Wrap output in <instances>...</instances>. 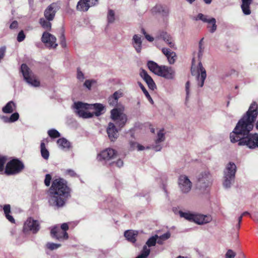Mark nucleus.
<instances>
[{
	"label": "nucleus",
	"mask_w": 258,
	"mask_h": 258,
	"mask_svg": "<svg viewBox=\"0 0 258 258\" xmlns=\"http://www.w3.org/2000/svg\"><path fill=\"white\" fill-rule=\"evenodd\" d=\"M142 43L141 36L135 34L133 38V45L138 53H140L142 50Z\"/></svg>",
	"instance_id": "26"
},
{
	"label": "nucleus",
	"mask_w": 258,
	"mask_h": 258,
	"mask_svg": "<svg viewBox=\"0 0 258 258\" xmlns=\"http://www.w3.org/2000/svg\"><path fill=\"white\" fill-rule=\"evenodd\" d=\"M95 110L94 113H91L86 111L85 110L89 108L90 104L84 103L82 102H77L74 103V108L76 109V113L83 118H89L92 117L94 114L99 116L102 114V111L104 110V106L100 103H96L92 105Z\"/></svg>",
	"instance_id": "4"
},
{
	"label": "nucleus",
	"mask_w": 258,
	"mask_h": 258,
	"mask_svg": "<svg viewBox=\"0 0 258 258\" xmlns=\"http://www.w3.org/2000/svg\"><path fill=\"white\" fill-rule=\"evenodd\" d=\"M110 116L112 120L119 127H123L127 121V116L120 108H115L110 111Z\"/></svg>",
	"instance_id": "9"
},
{
	"label": "nucleus",
	"mask_w": 258,
	"mask_h": 258,
	"mask_svg": "<svg viewBox=\"0 0 258 258\" xmlns=\"http://www.w3.org/2000/svg\"><path fill=\"white\" fill-rule=\"evenodd\" d=\"M138 84H139V85L140 86L141 89L143 91V93H144V94L146 96V97L148 99H150V100H151L153 101V100H152V99L150 94H149L148 92L147 91L146 89L145 88V87L143 86V85L141 82H139Z\"/></svg>",
	"instance_id": "45"
},
{
	"label": "nucleus",
	"mask_w": 258,
	"mask_h": 258,
	"mask_svg": "<svg viewBox=\"0 0 258 258\" xmlns=\"http://www.w3.org/2000/svg\"><path fill=\"white\" fill-rule=\"evenodd\" d=\"M51 178H51V176L50 174H47L45 175V178L44 179V183L46 186H49L50 185Z\"/></svg>",
	"instance_id": "47"
},
{
	"label": "nucleus",
	"mask_w": 258,
	"mask_h": 258,
	"mask_svg": "<svg viewBox=\"0 0 258 258\" xmlns=\"http://www.w3.org/2000/svg\"><path fill=\"white\" fill-rule=\"evenodd\" d=\"M88 0H80L77 5V10L80 11L86 12L90 7Z\"/></svg>",
	"instance_id": "30"
},
{
	"label": "nucleus",
	"mask_w": 258,
	"mask_h": 258,
	"mask_svg": "<svg viewBox=\"0 0 258 258\" xmlns=\"http://www.w3.org/2000/svg\"><path fill=\"white\" fill-rule=\"evenodd\" d=\"M159 37L163 39L165 42L171 48H173L174 43L171 36L166 32H162L160 34Z\"/></svg>",
	"instance_id": "27"
},
{
	"label": "nucleus",
	"mask_w": 258,
	"mask_h": 258,
	"mask_svg": "<svg viewBox=\"0 0 258 258\" xmlns=\"http://www.w3.org/2000/svg\"><path fill=\"white\" fill-rule=\"evenodd\" d=\"M50 21H48L47 19L44 18H41L39 22L41 26L47 30H50L51 28V23L50 22Z\"/></svg>",
	"instance_id": "34"
},
{
	"label": "nucleus",
	"mask_w": 258,
	"mask_h": 258,
	"mask_svg": "<svg viewBox=\"0 0 258 258\" xmlns=\"http://www.w3.org/2000/svg\"><path fill=\"white\" fill-rule=\"evenodd\" d=\"M25 168L23 162L18 158H14L6 163L4 173L8 175H15L22 172Z\"/></svg>",
	"instance_id": "6"
},
{
	"label": "nucleus",
	"mask_w": 258,
	"mask_h": 258,
	"mask_svg": "<svg viewBox=\"0 0 258 258\" xmlns=\"http://www.w3.org/2000/svg\"><path fill=\"white\" fill-rule=\"evenodd\" d=\"M56 40L55 37L47 32H44L41 37L42 42L49 47L56 48L57 46Z\"/></svg>",
	"instance_id": "16"
},
{
	"label": "nucleus",
	"mask_w": 258,
	"mask_h": 258,
	"mask_svg": "<svg viewBox=\"0 0 258 258\" xmlns=\"http://www.w3.org/2000/svg\"><path fill=\"white\" fill-rule=\"evenodd\" d=\"M170 236V234L169 232H167L166 233H164V234L162 235L161 238L163 239H168Z\"/></svg>",
	"instance_id": "59"
},
{
	"label": "nucleus",
	"mask_w": 258,
	"mask_h": 258,
	"mask_svg": "<svg viewBox=\"0 0 258 258\" xmlns=\"http://www.w3.org/2000/svg\"><path fill=\"white\" fill-rule=\"evenodd\" d=\"M18 25V22L16 21H13L10 25V28L11 29H15L17 28Z\"/></svg>",
	"instance_id": "58"
},
{
	"label": "nucleus",
	"mask_w": 258,
	"mask_h": 258,
	"mask_svg": "<svg viewBox=\"0 0 258 258\" xmlns=\"http://www.w3.org/2000/svg\"><path fill=\"white\" fill-rule=\"evenodd\" d=\"M138 234L137 231L133 230H128L124 232V236L126 239L130 242L135 243L137 240L136 237Z\"/></svg>",
	"instance_id": "24"
},
{
	"label": "nucleus",
	"mask_w": 258,
	"mask_h": 258,
	"mask_svg": "<svg viewBox=\"0 0 258 258\" xmlns=\"http://www.w3.org/2000/svg\"><path fill=\"white\" fill-rule=\"evenodd\" d=\"M114 163L115 164L116 166L118 167H121L123 165V162L121 159L117 160V161Z\"/></svg>",
	"instance_id": "57"
},
{
	"label": "nucleus",
	"mask_w": 258,
	"mask_h": 258,
	"mask_svg": "<svg viewBox=\"0 0 258 258\" xmlns=\"http://www.w3.org/2000/svg\"><path fill=\"white\" fill-rule=\"evenodd\" d=\"M238 146H246L250 149L258 147V134H251L249 136L242 139L240 142L238 143Z\"/></svg>",
	"instance_id": "12"
},
{
	"label": "nucleus",
	"mask_w": 258,
	"mask_h": 258,
	"mask_svg": "<svg viewBox=\"0 0 258 258\" xmlns=\"http://www.w3.org/2000/svg\"><path fill=\"white\" fill-rule=\"evenodd\" d=\"M115 20V13L113 10H109L107 14V21L108 23H112Z\"/></svg>",
	"instance_id": "40"
},
{
	"label": "nucleus",
	"mask_w": 258,
	"mask_h": 258,
	"mask_svg": "<svg viewBox=\"0 0 258 258\" xmlns=\"http://www.w3.org/2000/svg\"><path fill=\"white\" fill-rule=\"evenodd\" d=\"M163 130H160L157 135V139L156 140V143L158 144L163 142L165 139L164 134L163 133Z\"/></svg>",
	"instance_id": "44"
},
{
	"label": "nucleus",
	"mask_w": 258,
	"mask_h": 258,
	"mask_svg": "<svg viewBox=\"0 0 258 258\" xmlns=\"http://www.w3.org/2000/svg\"><path fill=\"white\" fill-rule=\"evenodd\" d=\"M77 78L79 80H83L84 79V74L82 72V71H81L79 68H78L77 69Z\"/></svg>",
	"instance_id": "51"
},
{
	"label": "nucleus",
	"mask_w": 258,
	"mask_h": 258,
	"mask_svg": "<svg viewBox=\"0 0 258 258\" xmlns=\"http://www.w3.org/2000/svg\"><path fill=\"white\" fill-rule=\"evenodd\" d=\"M116 155L115 150L111 148H107L98 154L97 158L99 161H106L113 159Z\"/></svg>",
	"instance_id": "15"
},
{
	"label": "nucleus",
	"mask_w": 258,
	"mask_h": 258,
	"mask_svg": "<svg viewBox=\"0 0 258 258\" xmlns=\"http://www.w3.org/2000/svg\"><path fill=\"white\" fill-rule=\"evenodd\" d=\"M235 255V252L231 249H229L225 254V258H234Z\"/></svg>",
	"instance_id": "48"
},
{
	"label": "nucleus",
	"mask_w": 258,
	"mask_h": 258,
	"mask_svg": "<svg viewBox=\"0 0 258 258\" xmlns=\"http://www.w3.org/2000/svg\"><path fill=\"white\" fill-rule=\"evenodd\" d=\"M40 228V224L38 221L34 220L31 217H29L27 219L24 224L23 231L24 233L31 231L33 234H35L38 232Z\"/></svg>",
	"instance_id": "13"
},
{
	"label": "nucleus",
	"mask_w": 258,
	"mask_h": 258,
	"mask_svg": "<svg viewBox=\"0 0 258 258\" xmlns=\"http://www.w3.org/2000/svg\"><path fill=\"white\" fill-rule=\"evenodd\" d=\"M21 72L27 83L34 87L40 86V82L36 79V76L32 74V71L25 63H23L21 67Z\"/></svg>",
	"instance_id": "10"
},
{
	"label": "nucleus",
	"mask_w": 258,
	"mask_h": 258,
	"mask_svg": "<svg viewBox=\"0 0 258 258\" xmlns=\"http://www.w3.org/2000/svg\"><path fill=\"white\" fill-rule=\"evenodd\" d=\"M19 113L17 112H15L13 113L9 118L3 116V118L4 119L5 122H13L17 121L19 119Z\"/></svg>",
	"instance_id": "37"
},
{
	"label": "nucleus",
	"mask_w": 258,
	"mask_h": 258,
	"mask_svg": "<svg viewBox=\"0 0 258 258\" xmlns=\"http://www.w3.org/2000/svg\"><path fill=\"white\" fill-rule=\"evenodd\" d=\"M56 11L57 4L54 3L51 4L44 11V15L45 19L48 21H52Z\"/></svg>",
	"instance_id": "17"
},
{
	"label": "nucleus",
	"mask_w": 258,
	"mask_h": 258,
	"mask_svg": "<svg viewBox=\"0 0 258 258\" xmlns=\"http://www.w3.org/2000/svg\"><path fill=\"white\" fill-rule=\"evenodd\" d=\"M154 149L156 151H160L161 149V147L160 146H156L154 147Z\"/></svg>",
	"instance_id": "63"
},
{
	"label": "nucleus",
	"mask_w": 258,
	"mask_h": 258,
	"mask_svg": "<svg viewBox=\"0 0 258 258\" xmlns=\"http://www.w3.org/2000/svg\"><path fill=\"white\" fill-rule=\"evenodd\" d=\"M138 150L141 151V150H143L145 148L142 145H138Z\"/></svg>",
	"instance_id": "64"
},
{
	"label": "nucleus",
	"mask_w": 258,
	"mask_h": 258,
	"mask_svg": "<svg viewBox=\"0 0 258 258\" xmlns=\"http://www.w3.org/2000/svg\"><path fill=\"white\" fill-rule=\"evenodd\" d=\"M69 229V225L67 223H62L60 227L58 225L53 226L50 230V236L59 241L67 240L69 238V235L67 230Z\"/></svg>",
	"instance_id": "7"
},
{
	"label": "nucleus",
	"mask_w": 258,
	"mask_h": 258,
	"mask_svg": "<svg viewBox=\"0 0 258 258\" xmlns=\"http://www.w3.org/2000/svg\"><path fill=\"white\" fill-rule=\"evenodd\" d=\"M242 217L243 216H242V215H241L240 216H239L238 218V224L236 225V228L238 229H239L240 227V224H241V222L242 221Z\"/></svg>",
	"instance_id": "60"
},
{
	"label": "nucleus",
	"mask_w": 258,
	"mask_h": 258,
	"mask_svg": "<svg viewBox=\"0 0 258 258\" xmlns=\"http://www.w3.org/2000/svg\"><path fill=\"white\" fill-rule=\"evenodd\" d=\"M107 133L110 140L115 141L118 137V130L113 123L110 122L107 128Z\"/></svg>",
	"instance_id": "19"
},
{
	"label": "nucleus",
	"mask_w": 258,
	"mask_h": 258,
	"mask_svg": "<svg viewBox=\"0 0 258 258\" xmlns=\"http://www.w3.org/2000/svg\"><path fill=\"white\" fill-rule=\"evenodd\" d=\"M200 20L204 22L208 23L209 24H211L212 25L211 29L210 31L211 33L214 32L217 29V25L216 24V19L214 18L211 19H207V16L204 15L203 14L200 13L198 15L196 18V20Z\"/></svg>",
	"instance_id": "18"
},
{
	"label": "nucleus",
	"mask_w": 258,
	"mask_h": 258,
	"mask_svg": "<svg viewBox=\"0 0 258 258\" xmlns=\"http://www.w3.org/2000/svg\"><path fill=\"white\" fill-rule=\"evenodd\" d=\"M25 38V35L23 32V30H21L18 35L17 36V41L18 42H22L23 41L24 39Z\"/></svg>",
	"instance_id": "49"
},
{
	"label": "nucleus",
	"mask_w": 258,
	"mask_h": 258,
	"mask_svg": "<svg viewBox=\"0 0 258 258\" xmlns=\"http://www.w3.org/2000/svg\"><path fill=\"white\" fill-rule=\"evenodd\" d=\"M57 143L59 147L63 150H69L71 146V143L63 138L59 139L57 141Z\"/></svg>",
	"instance_id": "32"
},
{
	"label": "nucleus",
	"mask_w": 258,
	"mask_h": 258,
	"mask_svg": "<svg viewBox=\"0 0 258 258\" xmlns=\"http://www.w3.org/2000/svg\"><path fill=\"white\" fill-rule=\"evenodd\" d=\"M212 220V218L210 215L195 214L193 222L198 224L202 225L210 222Z\"/></svg>",
	"instance_id": "22"
},
{
	"label": "nucleus",
	"mask_w": 258,
	"mask_h": 258,
	"mask_svg": "<svg viewBox=\"0 0 258 258\" xmlns=\"http://www.w3.org/2000/svg\"><path fill=\"white\" fill-rule=\"evenodd\" d=\"M212 183V177L209 171L201 173L198 177L197 186L201 190H205Z\"/></svg>",
	"instance_id": "11"
},
{
	"label": "nucleus",
	"mask_w": 258,
	"mask_h": 258,
	"mask_svg": "<svg viewBox=\"0 0 258 258\" xmlns=\"http://www.w3.org/2000/svg\"><path fill=\"white\" fill-rule=\"evenodd\" d=\"M157 237V235L155 237L152 236L150 237L146 242L147 245L149 247L155 246L156 243Z\"/></svg>",
	"instance_id": "43"
},
{
	"label": "nucleus",
	"mask_w": 258,
	"mask_h": 258,
	"mask_svg": "<svg viewBox=\"0 0 258 258\" xmlns=\"http://www.w3.org/2000/svg\"><path fill=\"white\" fill-rule=\"evenodd\" d=\"M258 115V105L254 101L250 104L248 110L238 121L234 130L230 134L231 142H240L242 139L249 136L252 130L253 123Z\"/></svg>",
	"instance_id": "2"
},
{
	"label": "nucleus",
	"mask_w": 258,
	"mask_h": 258,
	"mask_svg": "<svg viewBox=\"0 0 258 258\" xmlns=\"http://www.w3.org/2000/svg\"><path fill=\"white\" fill-rule=\"evenodd\" d=\"M130 148L131 149H133L135 148L136 143L134 142H130Z\"/></svg>",
	"instance_id": "62"
},
{
	"label": "nucleus",
	"mask_w": 258,
	"mask_h": 258,
	"mask_svg": "<svg viewBox=\"0 0 258 258\" xmlns=\"http://www.w3.org/2000/svg\"><path fill=\"white\" fill-rule=\"evenodd\" d=\"M189 86H190V83L189 81H187L186 83L185 84V91H186V99L187 100V98L189 97Z\"/></svg>",
	"instance_id": "53"
},
{
	"label": "nucleus",
	"mask_w": 258,
	"mask_h": 258,
	"mask_svg": "<svg viewBox=\"0 0 258 258\" xmlns=\"http://www.w3.org/2000/svg\"><path fill=\"white\" fill-rule=\"evenodd\" d=\"M252 2V0H242L241 9L243 13L246 15H248L251 13L250 5Z\"/></svg>",
	"instance_id": "28"
},
{
	"label": "nucleus",
	"mask_w": 258,
	"mask_h": 258,
	"mask_svg": "<svg viewBox=\"0 0 258 258\" xmlns=\"http://www.w3.org/2000/svg\"><path fill=\"white\" fill-rule=\"evenodd\" d=\"M198 67L199 68L198 71L199 75L197 77L198 86L200 87H202L207 77L206 71L201 62L199 63Z\"/></svg>",
	"instance_id": "21"
},
{
	"label": "nucleus",
	"mask_w": 258,
	"mask_h": 258,
	"mask_svg": "<svg viewBox=\"0 0 258 258\" xmlns=\"http://www.w3.org/2000/svg\"><path fill=\"white\" fill-rule=\"evenodd\" d=\"M90 7L94 6L98 4L99 0H88Z\"/></svg>",
	"instance_id": "54"
},
{
	"label": "nucleus",
	"mask_w": 258,
	"mask_h": 258,
	"mask_svg": "<svg viewBox=\"0 0 258 258\" xmlns=\"http://www.w3.org/2000/svg\"><path fill=\"white\" fill-rule=\"evenodd\" d=\"M149 69L155 74L167 79H172L174 76V71L170 67L159 66L156 62L150 60L147 63Z\"/></svg>",
	"instance_id": "5"
},
{
	"label": "nucleus",
	"mask_w": 258,
	"mask_h": 258,
	"mask_svg": "<svg viewBox=\"0 0 258 258\" xmlns=\"http://www.w3.org/2000/svg\"><path fill=\"white\" fill-rule=\"evenodd\" d=\"M150 249L147 247L146 245H144L141 253L136 258H146L150 254Z\"/></svg>",
	"instance_id": "38"
},
{
	"label": "nucleus",
	"mask_w": 258,
	"mask_h": 258,
	"mask_svg": "<svg viewBox=\"0 0 258 258\" xmlns=\"http://www.w3.org/2000/svg\"><path fill=\"white\" fill-rule=\"evenodd\" d=\"M145 37L150 42H152L154 40V38L148 34H146Z\"/></svg>",
	"instance_id": "61"
},
{
	"label": "nucleus",
	"mask_w": 258,
	"mask_h": 258,
	"mask_svg": "<svg viewBox=\"0 0 258 258\" xmlns=\"http://www.w3.org/2000/svg\"><path fill=\"white\" fill-rule=\"evenodd\" d=\"M258 115V105L254 101L250 104L248 110L238 121L234 130L230 134L231 142H240L242 139L249 136L252 130L253 123Z\"/></svg>",
	"instance_id": "1"
},
{
	"label": "nucleus",
	"mask_w": 258,
	"mask_h": 258,
	"mask_svg": "<svg viewBox=\"0 0 258 258\" xmlns=\"http://www.w3.org/2000/svg\"><path fill=\"white\" fill-rule=\"evenodd\" d=\"M122 96V93L119 91H115L112 95L108 98V102L111 106H116L117 105L118 99Z\"/></svg>",
	"instance_id": "25"
},
{
	"label": "nucleus",
	"mask_w": 258,
	"mask_h": 258,
	"mask_svg": "<svg viewBox=\"0 0 258 258\" xmlns=\"http://www.w3.org/2000/svg\"><path fill=\"white\" fill-rule=\"evenodd\" d=\"M140 75L141 77L146 82L148 86V87L150 89L154 90V89L156 88L155 83H154L151 77L148 74L147 71L144 69H142L140 72Z\"/></svg>",
	"instance_id": "20"
},
{
	"label": "nucleus",
	"mask_w": 258,
	"mask_h": 258,
	"mask_svg": "<svg viewBox=\"0 0 258 258\" xmlns=\"http://www.w3.org/2000/svg\"><path fill=\"white\" fill-rule=\"evenodd\" d=\"M61 246L60 244L54 243L53 242H48L46 244L47 248L50 250L56 249Z\"/></svg>",
	"instance_id": "42"
},
{
	"label": "nucleus",
	"mask_w": 258,
	"mask_h": 258,
	"mask_svg": "<svg viewBox=\"0 0 258 258\" xmlns=\"http://www.w3.org/2000/svg\"><path fill=\"white\" fill-rule=\"evenodd\" d=\"M6 52V47L2 46L0 47V61L2 60L5 55V53Z\"/></svg>",
	"instance_id": "50"
},
{
	"label": "nucleus",
	"mask_w": 258,
	"mask_h": 258,
	"mask_svg": "<svg viewBox=\"0 0 258 258\" xmlns=\"http://www.w3.org/2000/svg\"><path fill=\"white\" fill-rule=\"evenodd\" d=\"M16 104L13 101H10L3 107L2 111L5 113H11L16 109Z\"/></svg>",
	"instance_id": "29"
},
{
	"label": "nucleus",
	"mask_w": 258,
	"mask_h": 258,
	"mask_svg": "<svg viewBox=\"0 0 258 258\" xmlns=\"http://www.w3.org/2000/svg\"><path fill=\"white\" fill-rule=\"evenodd\" d=\"M48 135L51 138H57L60 136V133L55 129H51L48 131Z\"/></svg>",
	"instance_id": "41"
},
{
	"label": "nucleus",
	"mask_w": 258,
	"mask_h": 258,
	"mask_svg": "<svg viewBox=\"0 0 258 258\" xmlns=\"http://www.w3.org/2000/svg\"><path fill=\"white\" fill-rule=\"evenodd\" d=\"M93 81L87 80L85 81L84 85L89 89H90L92 86Z\"/></svg>",
	"instance_id": "52"
},
{
	"label": "nucleus",
	"mask_w": 258,
	"mask_h": 258,
	"mask_svg": "<svg viewBox=\"0 0 258 258\" xmlns=\"http://www.w3.org/2000/svg\"><path fill=\"white\" fill-rule=\"evenodd\" d=\"M40 148L42 157L45 159H47L49 157V153L48 151L46 149L44 142L41 143Z\"/></svg>",
	"instance_id": "35"
},
{
	"label": "nucleus",
	"mask_w": 258,
	"mask_h": 258,
	"mask_svg": "<svg viewBox=\"0 0 258 258\" xmlns=\"http://www.w3.org/2000/svg\"><path fill=\"white\" fill-rule=\"evenodd\" d=\"M236 166L233 163L230 162L226 166L224 171L223 186L226 188L231 186L232 181H234L236 172Z\"/></svg>",
	"instance_id": "8"
},
{
	"label": "nucleus",
	"mask_w": 258,
	"mask_h": 258,
	"mask_svg": "<svg viewBox=\"0 0 258 258\" xmlns=\"http://www.w3.org/2000/svg\"><path fill=\"white\" fill-rule=\"evenodd\" d=\"M67 173L72 177H75L77 176V174L75 173V172L72 169L67 170Z\"/></svg>",
	"instance_id": "55"
},
{
	"label": "nucleus",
	"mask_w": 258,
	"mask_h": 258,
	"mask_svg": "<svg viewBox=\"0 0 258 258\" xmlns=\"http://www.w3.org/2000/svg\"><path fill=\"white\" fill-rule=\"evenodd\" d=\"M178 184L181 192L183 194L188 193L192 186V183L185 175H181L178 179Z\"/></svg>",
	"instance_id": "14"
},
{
	"label": "nucleus",
	"mask_w": 258,
	"mask_h": 258,
	"mask_svg": "<svg viewBox=\"0 0 258 258\" xmlns=\"http://www.w3.org/2000/svg\"><path fill=\"white\" fill-rule=\"evenodd\" d=\"M60 45L62 47L64 48L66 47L67 44L66 42V38L64 33L62 32L60 36Z\"/></svg>",
	"instance_id": "46"
},
{
	"label": "nucleus",
	"mask_w": 258,
	"mask_h": 258,
	"mask_svg": "<svg viewBox=\"0 0 258 258\" xmlns=\"http://www.w3.org/2000/svg\"><path fill=\"white\" fill-rule=\"evenodd\" d=\"M152 12L161 13L163 16H167L169 13V9L161 5H157L152 9Z\"/></svg>",
	"instance_id": "31"
},
{
	"label": "nucleus",
	"mask_w": 258,
	"mask_h": 258,
	"mask_svg": "<svg viewBox=\"0 0 258 258\" xmlns=\"http://www.w3.org/2000/svg\"><path fill=\"white\" fill-rule=\"evenodd\" d=\"M162 52L166 56L170 64H173L175 62L177 56L174 52L167 48H163Z\"/></svg>",
	"instance_id": "23"
},
{
	"label": "nucleus",
	"mask_w": 258,
	"mask_h": 258,
	"mask_svg": "<svg viewBox=\"0 0 258 258\" xmlns=\"http://www.w3.org/2000/svg\"><path fill=\"white\" fill-rule=\"evenodd\" d=\"M203 39H202L201 40V41H200V43H199V57H200L203 54V49H202V41H203Z\"/></svg>",
	"instance_id": "56"
},
{
	"label": "nucleus",
	"mask_w": 258,
	"mask_h": 258,
	"mask_svg": "<svg viewBox=\"0 0 258 258\" xmlns=\"http://www.w3.org/2000/svg\"><path fill=\"white\" fill-rule=\"evenodd\" d=\"M71 189L65 179L62 178L54 179L49 190L50 205L58 208L63 207L71 197Z\"/></svg>",
	"instance_id": "3"
},
{
	"label": "nucleus",
	"mask_w": 258,
	"mask_h": 258,
	"mask_svg": "<svg viewBox=\"0 0 258 258\" xmlns=\"http://www.w3.org/2000/svg\"><path fill=\"white\" fill-rule=\"evenodd\" d=\"M8 160V158L6 156L0 155V172L5 171V165Z\"/></svg>",
	"instance_id": "39"
},
{
	"label": "nucleus",
	"mask_w": 258,
	"mask_h": 258,
	"mask_svg": "<svg viewBox=\"0 0 258 258\" xmlns=\"http://www.w3.org/2000/svg\"><path fill=\"white\" fill-rule=\"evenodd\" d=\"M179 215L181 217L184 218L185 219L193 222L195 214H192L189 212H183L179 211Z\"/></svg>",
	"instance_id": "36"
},
{
	"label": "nucleus",
	"mask_w": 258,
	"mask_h": 258,
	"mask_svg": "<svg viewBox=\"0 0 258 258\" xmlns=\"http://www.w3.org/2000/svg\"><path fill=\"white\" fill-rule=\"evenodd\" d=\"M3 209L7 219L11 223H14L15 222L14 218L13 216L10 215V213H11L10 205L9 204L4 205Z\"/></svg>",
	"instance_id": "33"
}]
</instances>
